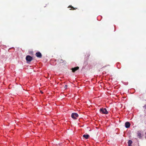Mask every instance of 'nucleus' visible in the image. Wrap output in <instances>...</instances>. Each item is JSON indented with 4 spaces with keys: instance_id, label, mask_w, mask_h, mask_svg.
I'll list each match as a JSON object with an SVG mask.
<instances>
[{
    "instance_id": "f257e3e1",
    "label": "nucleus",
    "mask_w": 146,
    "mask_h": 146,
    "mask_svg": "<svg viewBox=\"0 0 146 146\" xmlns=\"http://www.w3.org/2000/svg\"><path fill=\"white\" fill-rule=\"evenodd\" d=\"M100 111L101 113L105 114H107L108 113L106 108H100Z\"/></svg>"
},
{
    "instance_id": "f03ea898",
    "label": "nucleus",
    "mask_w": 146,
    "mask_h": 146,
    "mask_svg": "<svg viewBox=\"0 0 146 146\" xmlns=\"http://www.w3.org/2000/svg\"><path fill=\"white\" fill-rule=\"evenodd\" d=\"M33 59L32 57L29 55L27 56L26 58V59L28 62H31L32 60Z\"/></svg>"
},
{
    "instance_id": "7ed1b4c3",
    "label": "nucleus",
    "mask_w": 146,
    "mask_h": 146,
    "mask_svg": "<svg viewBox=\"0 0 146 146\" xmlns=\"http://www.w3.org/2000/svg\"><path fill=\"white\" fill-rule=\"evenodd\" d=\"M78 116V114L76 113H72L71 114L72 117L74 119H76Z\"/></svg>"
},
{
    "instance_id": "20e7f679",
    "label": "nucleus",
    "mask_w": 146,
    "mask_h": 146,
    "mask_svg": "<svg viewBox=\"0 0 146 146\" xmlns=\"http://www.w3.org/2000/svg\"><path fill=\"white\" fill-rule=\"evenodd\" d=\"M36 56L39 58H41L42 57L41 54L39 52H36L35 54Z\"/></svg>"
},
{
    "instance_id": "39448f33",
    "label": "nucleus",
    "mask_w": 146,
    "mask_h": 146,
    "mask_svg": "<svg viewBox=\"0 0 146 146\" xmlns=\"http://www.w3.org/2000/svg\"><path fill=\"white\" fill-rule=\"evenodd\" d=\"M130 126V124L129 122H126L125 123V126L126 128H129Z\"/></svg>"
},
{
    "instance_id": "423d86ee",
    "label": "nucleus",
    "mask_w": 146,
    "mask_h": 146,
    "mask_svg": "<svg viewBox=\"0 0 146 146\" xmlns=\"http://www.w3.org/2000/svg\"><path fill=\"white\" fill-rule=\"evenodd\" d=\"M79 68V67L78 66L74 67L72 69V72H75L76 71L78 70Z\"/></svg>"
},
{
    "instance_id": "0eeeda50",
    "label": "nucleus",
    "mask_w": 146,
    "mask_h": 146,
    "mask_svg": "<svg viewBox=\"0 0 146 146\" xmlns=\"http://www.w3.org/2000/svg\"><path fill=\"white\" fill-rule=\"evenodd\" d=\"M89 135H84L83 136V137L85 138L86 139H88L89 137Z\"/></svg>"
},
{
    "instance_id": "6e6552de",
    "label": "nucleus",
    "mask_w": 146,
    "mask_h": 146,
    "mask_svg": "<svg viewBox=\"0 0 146 146\" xmlns=\"http://www.w3.org/2000/svg\"><path fill=\"white\" fill-rule=\"evenodd\" d=\"M90 56V54L89 53H86V54L85 55V56H86V58L87 59H88L89 57Z\"/></svg>"
},
{
    "instance_id": "1a4fd4ad",
    "label": "nucleus",
    "mask_w": 146,
    "mask_h": 146,
    "mask_svg": "<svg viewBox=\"0 0 146 146\" xmlns=\"http://www.w3.org/2000/svg\"><path fill=\"white\" fill-rule=\"evenodd\" d=\"M132 143V141L131 140H129L128 142V146L131 145Z\"/></svg>"
},
{
    "instance_id": "9d476101",
    "label": "nucleus",
    "mask_w": 146,
    "mask_h": 146,
    "mask_svg": "<svg viewBox=\"0 0 146 146\" xmlns=\"http://www.w3.org/2000/svg\"><path fill=\"white\" fill-rule=\"evenodd\" d=\"M137 135H138L139 138H141V133L139 132H138L137 133Z\"/></svg>"
},
{
    "instance_id": "9b49d317",
    "label": "nucleus",
    "mask_w": 146,
    "mask_h": 146,
    "mask_svg": "<svg viewBox=\"0 0 146 146\" xmlns=\"http://www.w3.org/2000/svg\"><path fill=\"white\" fill-rule=\"evenodd\" d=\"M68 7H71V8H72V9H72V10H76V9H77V8H74L72 6H70V5Z\"/></svg>"
},
{
    "instance_id": "f8f14e48",
    "label": "nucleus",
    "mask_w": 146,
    "mask_h": 146,
    "mask_svg": "<svg viewBox=\"0 0 146 146\" xmlns=\"http://www.w3.org/2000/svg\"><path fill=\"white\" fill-rule=\"evenodd\" d=\"M59 62L60 63H62L65 61V60H63L62 59H60V60H59Z\"/></svg>"
},
{
    "instance_id": "ddd939ff",
    "label": "nucleus",
    "mask_w": 146,
    "mask_h": 146,
    "mask_svg": "<svg viewBox=\"0 0 146 146\" xmlns=\"http://www.w3.org/2000/svg\"><path fill=\"white\" fill-rule=\"evenodd\" d=\"M67 85H65V86H64V88L65 89H66L67 88Z\"/></svg>"
},
{
    "instance_id": "4468645a",
    "label": "nucleus",
    "mask_w": 146,
    "mask_h": 146,
    "mask_svg": "<svg viewBox=\"0 0 146 146\" xmlns=\"http://www.w3.org/2000/svg\"><path fill=\"white\" fill-rule=\"evenodd\" d=\"M145 108L146 109V105H144V106L143 107Z\"/></svg>"
},
{
    "instance_id": "2eb2a0df",
    "label": "nucleus",
    "mask_w": 146,
    "mask_h": 146,
    "mask_svg": "<svg viewBox=\"0 0 146 146\" xmlns=\"http://www.w3.org/2000/svg\"><path fill=\"white\" fill-rule=\"evenodd\" d=\"M41 93H42V92H41Z\"/></svg>"
},
{
    "instance_id": "dca6fc26",
    "label": "nucleus",
    "mask_w": 146,
    "mask_h": 146,
    "mask_svg": "<svg viewBox=\"0 0 146 146\" xmlns=\"http://www.w3.org/2000/svg\"><path fill=\"white\" fill-rule=\"evenodd\" d=\"M131 146V145H130V146Z\"/></svg>"
}]
</instances>
